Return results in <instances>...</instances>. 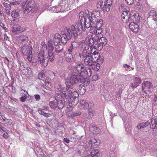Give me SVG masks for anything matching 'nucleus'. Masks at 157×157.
Returning a JSON list of instances; mask_svg holds the SVG:
<instances>
[{
    "mask_svg": "<svg viewBox=\"0 0 157 157\" xmlns=\"http://www.w3.org/2000/svg\"><path fill=\"white\" fill-rule=\"evenodd\" d=\"M73 78H71V76L70 78L65 79L66 87L60 84L55 85V89L56 92L61 93L60 94H66V95H68L71 98L77 97L78 96V94L76 90L73 88V83L74 82V81Z\"/></svg>",
    "mask_w": 157,
    "mask_h": 157,
    "instance_id": "nucleus-1",
    "label": "nucleus"
},
{
    "mask_svg": "<svg viewBox=\"0 0 157 157\" xmlns=\"http://www.w3.org/2000/svg\"><path fill=\"white\" fill-rule=\"evenodd\" d=\"M80 20L78 21L76 24L77 29L75 26L72 25L71 26V29L72 30L73 35L75 38H78V36L81 34L82 31H84L85 28H88L90 27H87V24L88 23L86 17L81 16L80 18Z\"/></svg>",
    "mask_w": 157,
    "mask_h": 157,
    "instance_id": "nucleus-2",
    "label": "nucleus"
},
{
    "mask_svg": "<svg viewBox=\"0 0 157 157\" xmlns=\"http://www.w3.org/2000/svg\"><path fill=\"white\" fill-rule=\"evenodd\" d=\"M104 61L103 57L102 56H100L99 52L95 50L92 52L91 49V53L90 55H88V56L84 59V64L89 66H92L93 62H98L100 63H102Z\"/></svg>",
    "mask_w": 157,
    "mask_h": 157,
    "instance_id": "nucleus-3",
    "label": "nucleus"
},
{
    "mask_svg": "<svg viewBox=\"0 0 157 157\" xmlns=\"http://www.w3.org/2000/svg\"><path fill=\"white\" fill-rule=\"evenodd\" d=\"M100 15L99 11L97 10L90 12L89 15H88L87 18L86 17L88 22L86 24L87 27L91 26V23L93 25H95L100 23L101 22H102V20L100 19Z\"/></svg>",
    "mask_w": 157,
    "mask_h": 157,
    "instance_id": "nucleus-4",
    "label": "nucleus"
},
{
    "mask_svg": "<svg viewBox=\"0 0 157 157\" xmlns=\"http://www.w3.org/2000/svg\"><path fill=\"white\" fill-rule=\"evenodd\" d=\"M75 98V97L71 98L64 94H58L55 97L57 103L58 108L59 109H62L65 106L66 104L67 103V101H73Z\"/></svg>",
    "mask_w": 157,
    "mask_h": 157,
    "instance_id": "nucleus-5",
    "label": "nucleus"
},
{
    "mask_svg": "<svg viewBox=\"0 0 157 157\" xmlns=\"http://www.w3.org/2000/svg\"><path fill=\"white\" fill-rule=\"evenodd\" d=\"M71 78H73L74 81L73 83L74 87L75 86V84L78 82H80L83 86H85L89 85L90 84V81H88L86 78H84V75L82 73H81L79 75L76 73L75 72H74L71 73Z\"/></svg>",
    "mask_w": 157,
    "mask_h": 157,
    "instance_id": "nucleus-6",
    "label": "nucleus"
},
{
    "mask_svg": "<svg viewBox=\"0 0 157 157\" xmlns=\"http://www.w3.org/2000/svg\"><path fill=\"white\" fill-rule=\"evenodd\" d=\"M36 11V7L35 2L32 0H27L23 7V11L25 14L29 12L34 13Z\"/></svg>",
    "mask_w": 157,
    "mask_h": 157,
    "instance_id": "nucleus-7",
    "label": "nucleus"
},
{
    "mask_svg": "<svg viewBox=\"0 0 157 157\" xmlns=\"http://www.w3.org/2000/svg\"><path fill=\"white\" fill-rule=\"evenodd\" d=\"M112 2V0H106L104 2L101 0L98 2L96 6L98 8L101 9L104 12H108L110 10Z\"/></svg>",
    "mask_w": 157,
    "mask_h": 157,
    "instance_id": "nucleus-8",
    "label": "nucleus"
},
{
    "mask_svg": "<svg viewBox=\"0 0 157 157\" xmlns=\"http://www.w3.org/2000/svg\"><path fill=\"white\" fill-rule=\"evenodd\" d=\"M97 37L95 38V40L96 44L94 46V49H98V51L101 50L107 43V40L105 37H100L97 36Z\"/></svg>",
    "mask_w": 157,
    "mask_h": 157,
    "instance_id": "nucleus-9",
    "label": "nucleus"
},
{
    "mask_svg": "<svg viewBox=\"0 0 157 157\" xmlns=\"http://www.w3.org/2000/svg\"><path fill=\"white\" fill-rule=\"evenodd\" d=\"M82 48L83 50L81 53L79 54V57L82 59H85L88 55H90L91 53V50L90 47L88 44L84 42V43L82 44Z\"/></svg>",
    "mask_w": 157,
    "mask_h": 157,
    "instance_id": "nucleus-10",
    "label": "nucleus"
},
{
    "mask_svg": "<svg viewBox=\"0 0 157 157\" xmlns=\"http://www.w3.org/2000/svg\"><path fill=\"white\" fill-rule=\"evenodd\" d=\"M151 83L146 81L143 83L142 90L145 94H149L153 91V88L151 85Z\"/></svg>",
    "mask_w": 157,
    "mask_h": 157,
    "instance_id": "nucleus-11",
    "label": "nucleus"
},
{
    "mask_svg": "<svg viewBox=\"0 0 157 157\" xmlns=\"http://www.w3.org/2000/svg\"><path fill=\"white\" fill-rule=\"evenodd\" d=\"M61 35L59 33L52 34L50 36L49 40L53 42L54 45H60Z\"/></svg>",
    "mask_w": 157,
    "mask_h": 157,
    "instance_id": "nucleus-12",
    "label": "nucleus"
},
{
    "mask_svg": "<svg viewBox=\"0 0 157 157\" xmlns=\"http://www.w3.org/2000/svg\"><path fill=\"white\" fill-rule=\"evenodd\" d=\"M44 52L40 51L38 54V60L40 62V63L43 65L44 66H47L48 64L47 60L46 59V57H44Z\"/></svg>",
    "mask_w": 157,
    "mask_h": 157,
    "instance_id": "nucleus-13",
    "label": "nucleus"
},
{
    "mask_svg": "<svg viewBox=\"0 0 157 157\" xmlns=\"http://www.w3.org/2000/svg\"><path fill=\"white\" fill-rule=\"evenodd\" d=\"M78 47V44L77 42L75 41L71 42V45L67 48L66 53H72V54L74 53Z\"/></svg>",
    "mask_w": 157,
    "mask_h": 157,
    "instance_id": "nucleus-14",
    "label": "nucleus"
},
{
    "mask_svg": "<svg viewBox=\"0 0 157 157\" xmlns=\"http://www.w3.org/2000/svg\"><path fill=\"white\" fill-rule=\"evenodd\" d=\"M21 51L23 55H27L28 54H32V48L31 46H29L27 44H24L22 46Z\"/></svg>",
    "mask_w": 157,
    "mask_h": 157,
    "instance_id": "nucleus-15",
    "label": "nucleus"
},
{
    "mask_svg": "<svg viewBox=\"0 0 157 157\" xmlns=\"http://www.w3.org/2000/svg\"><path fill=\"white\" fill-rule=\"evenodd\" d=\"M75 71H73L72 73L75 72L76 73L79 75L81 73L83 74V71L85 69V66L82 63L78 64L73 68Z\"/></svg>",
    "mask_w": 157,
    "mask_h": 157,
    "instance_id": "nucleus-16",
    "label": "nucleus"
},
{
    "mask_svg": "<svg viewBox=\"0 0 157 157\" xmlns=\"http://www.w3.org/2000/svg\"><path fill=\"white\" fill-rule=\"evenodd\" d=\"M95 38H89V37H86L84 42L88 45L90 48L94 49V47L96 44L95 40Z\"/></svg>",
    "mask_w": 157,
    "mask_h": 157,
    "instance_id": "nucleus-17",
    "label": "nucleus"
},
{
    "mask_svg": "<svg viewBox=\"0 0 157 157\" xmlns=\"http://www.w3.org/2000/svg\"><path fill=\"white\" fill-rule=\"evenodd\" d=\"M130 86L132 88H136L139 86L141 83L140 79L138 78L135 77L131 80Z\"/></svg>",
    "mask_w": 157,
    "mask_h": 157,
    "instance_id": "nucleus-18",
    "label": "nucleus"
},
{
    "mask_svg": "<svg viewBox=\"0 0 157 157\" xmlns=\"http://www.w3.org/2000/svg\"><path fill=\"white\" fill-rule=\"evenodd\" d=\"M129 28L133 32L136 33L139 29V25L136 23L134 22H131L129 24Z\"/></svg>",
    "mask_w": 157,
    "mask_h": 157,
    "instance_id": "nucleus-19",
    "label": "nucleus"
},
{
    "mask_svg": "<svg viewBox=\"0 0 157 157\" xmlns=\"http://www.w3.org/2000/svg\"><path fill=\"white\" fill-rule=\"evenodd\" d=\"M12 28V32L15 33L20 32H23L25 29V28L21 27L20 25L18 24L14 25Z\"/></svg>",
    "mask_w": 157,
    "mask_h": 157,
    "instance_id": "nucleus-20",
    "label": "nucleus"
},
{
    "mask_svg": "<svg viewBox=\"0 0 157 157\" xmlns=\"http://www.w3.org/2000/svg\"><path fill=\"white\" fill-rule=\"evenodd\" d=\"M77 90H78V92L77 91V92L81 95H83L86 92V87L83 86L82 84L77 85Z\"/></svg>",
    "mask_w": 157,
    "mask_h": 157,
    "instance_id": "nucleus-21",
    "label": "nucleus"
},
{
    "mask_svg": "<svg viewBox=\"0 0 157 157\" xmlns=\"http://www.w3.org/2000/svg\"><path fill=\"white\" fill-rule=\"evenodd\" d=\"M80 103L82 107L84 109H87L88 108L91 109V105H92V103H88L85 100H82L80 101Z\"/></svg>",
    "mask_w": 157,
    "mask_h": 157,
    "instance_id": "nucleus-22",
    "label": "nucleus"
},
{
    "mask_svg": "<svg viewBox=\"0 0 157 157\" xmlns=\"http://www.w3.org/2000/svg\"><path fill=\"white\" fill-rule=\"evenodd\" d=\"M65 33L63 34L64 36H66L67 39H71L73 35L72 30L69 28L66 27L64 29Z\"/></svg>",
    "mask_w": 157,
    "mask_h": 157,
    "instance_id": "nucleus-23",
    "label": "nucleus"
},
{
    "mask_svg": "<svg viewBox=\"0 0 157 157\" xmlns=\"http://www.w3.org/2000/svg\"><path fill=\"white\" fill-rule=\"evenodd\" d=\"M128 12H129L128 10L124 11L121 16L122 19H126V21H128L130 20L131 16L132 15L131 13L130 14L129 13L128 14Z\"/></svg>",
    "mask_w": 157,
    "mask_h": 157,
    "instance_id": "nucleus-24",
    "label": "nucleus"
},
{
    "mask_svg": "<svg viewBox=\"0 0 157 157\" xmlns=\"http://www.w3.org/2000/svg\"><path fill=\"white\" fill-rule=\"evenodd\" d=\"M95 113V111L91 109H89L88 111L84 114V117L87 119L91 118Z\"/></svg>",
    "mask_w": 157,
    "mask_h": 157,
    "instance_id": "nucleus-25",
    "label": "nucleus"
},
{
    "mask_svg": "<svg viewBox=\"0 0 157 157\" xmlns=\"http://www.w3.org/2000/svg\"><path fill=\"white\" fill-rule=\"evenodd\" d=\"M150 127L152 129H157V118H153L151 119Z\"/></svg>",
    "mask_w": 157,
    "mask_h": 157,
    "instance_id": "nucleus-26",
    "label": "nucleus"
},
{
    "mask_svg": "<svg viewBox=\"0 0 157 157\" xmlns=\"http://www.w3.org/2000/svg\"><path fill=\"white\" fill-rule=\"evenodd\" d=\"M48 56H46V59L47 60L48 63L49 61L52 62L55 59V54L54 52L48 53Z\"/></svg>",
    "mask_w": 157,
    "mask_h": 157,
    "instance_id": "nucleus-27",
    "label": "nucleus"
},
{
    "mask_svg": "<svg viewBox=\"0 0 157 157\" xmlns=\"http://www.w3.org/2000/svg\"><path fill=\"white\" fill-rule=\"evenodd\" d=\"M48 53L52 52L54 50V48L53 46L52 43L49 40L48 42Z\"/></svg>",
    "mask_w": 157,
    "mask_h": 157,
    "instance_id": "nucleus-28",
    "label": "nucleus"
},
{
    "mask_svg": "<svg viewBox=\"0 0 157 157\" xmlns=\"http://www.w3.org/2000/svg\"><path fill=\"white\" fill-rule=\"evenodd\" d=\"M89 144H91V146L94 147L95 146H97L100 144V141L98 140L93 138L90 140Z\"/></svg>",
    "mask_w": 157,
    "mask_h": 157,
    "instance_id": "nucleus-29",
    "label": "nucleus"
},
{
    "mask_svg": "<svg viewBox=\"0 0 157 157\" xmlns=\"http://www.w3.org/2000/svg\"><path fill=\"white\" fill-rule=\"evenodd\" d=\"M150 124V122L148 121H147L145 122L140 123L136 126V127L138 129H140L146 127Z\"/></svg>",
    "mask_w": 157,
    "mask_h": 157,
    "instance_id": "nucleus-30",
    "label": "nucleus"
},
{
    "mask_svg": "<svg viewBox=\"0 0 157 157\" xmlns=\"http://www.w3.org/2000/svg\"><path fill=\"white\" fill-rule=\"evenodd\" d=\"M149 16L150 17H152L153 19L155 21H157V13L156 11L154 10H151L148 13Z\"/></svg>",
    "mask_w": 157,
    "mask_h": 157,
    "instance_id": "nucleus-31",
    "label": "nucleus"
},
{
    "mask_svg": "<svg viewBox=\"0 0 157 157\" xmlns=\"http://www.w3.org/2000/svg\"><path fill=\"white\" fill-rule=\"evenodd\" d=\"M21 11L19 10H14L11 13V15L13 18H16L20 15Z\"/></svg>",
    "mask_w": 157,
    "mask_h": 157,
    "instance_id": "nucleus-32",
    "label": "nucleus"
},
{
    "mask_svg": "<svg viewBox=\"0 0 157 157\" xmlns=\"http://www.w3.org/2000/svg\"><path fill=\"white\" fill-rule=\"evenodd\" d=\"M141 17H140L138 13H134L133 15L132 14L131 16L130 19L133 20L135 18V21L137 22H140L141 19Z\"/></svg>",
    "mask_w": 157,
    "mask_h": 157,
    "instance_id": "nucleus-33",
    "label": "nucleus"
},
{
    "mask_svg": "<svg viewBox=\"0 0 157 157\" xmlns=\"http://www.w3.org/2000/svg\"><path fill=\"white\" fill-rule=\"evenodd\" d=\"M38 112L40 114L44 116L47 117H49L52 116V114L49 113L45 112L44 111L40 109H38Z\"/></svg>",
    "mask_w": 157,
    "mask_h": 157,
    "instance_id": "nucleus-34",
    "label": "nucleus"
},
{
    "mask_svg": "<svg viewBox=\"0 0 157 157\" xmlns=\"http://www.w3.org/2000/svg\"><path fill=\"white\" fill-rule=\"evenodd\" d=\"M3 5L5 7L6 13L7 14H9L10 12V10L11 8L10 4L6 2H4Z\"/></svg>",
    "mask_w": 157,
    "mask_h": 157,
    "instance_id": "nucleus-35",
    "label": "nucleus"
},
{
    "mask_svg": "<svg viewBox=\"0 0 157 157\" xmlns=\"http://www.w3.org/2000/svg\"><path fill=\"white\" fill-rule=\"evenodd\" d=\"M54 52L56 53H60L62 52L63 50V47L60 44V45H55Z\"/></svg>",
    "mask_w": 157,
    "mask_h": 157,
    "instance_id": "nucleus-36",
    "label": "nucleus"
},
{
    "mask_svg": "<svg viewBox=\"0 0 157 157\" xmlns=\"http://www.w3.org/2000/svg\"><path fill=\"white\" fill-rule=\"evenodd\" d=\"M49 105L51 108L53 109H55L56 108H58L57 103L56 100V99L55 100L49 102Z\"/></svg>",
    "mask_w": 157,
    "mask_h": 157,
    "instance_id": "nucleus-37",
    "label": "nucleus"
},
{
    "mask_svg": "<svg viewBox=\"0 0 157 157\" xmlns=\"http://www.w3.org/2000/svg\"><path fill=\"white\" fill-rule=\"evenodd\" d=\"M99 154L98 150L96 149H94L92 150L90 152V154L89 155V156H90L91 157H97L98 156V154Z\"/></svg>",
    "mask_w": 157,
    "mask_h": 157,
    "instance_id": "nucleus-38",
    "label": "nucleus"
},
{
    "mask_svg": "<svg viewBox=\"0 0 157 157\" xmlns=\"http://www.w3.org/2000/svg\"><path fill=\"white\" fill-rule=\"evenodd\" d=\"M2 122L4 123V125L5 126L7 127L11 125L12 121L11 120L8 119L5 117V119H3Z\"/></svg>",
    "mask_w": 157,
    "mask_h": 157,
    "instance_id": "nucleus-39",
    "label": "nucleus"
},
{
    "mask_svg": "<svg viewBox=\"0 0 157 157\" xmlns=\"http://www.w3.org/2000/svg\"><path fill=\"white\" fill-rule=\"evenodd\" d=\"M19 40L22 44L25 43L28 41V38L26 36L21 35L19 37Z\"/></svg>",
    "mask_w": 157,
    "mask_h": 157,
    "instance_id": "nucleus-40",
    "label": "nucleus"
},
{
    "mask_svg": "<svg viewBox=\"0 0 157 157\" xmlns=\"http://www.w3.org/2000/svg\"><path fill=\"white\" fill-rule=\"evenodd\" d=\"M91 73L92 71L89 68H85L84 71H83V74L84 75V76L86 75L87 76H90L91 75Z\"/></svg>",
    "mask_w": 157,
    "mask_h": 157,
    "instance_id": "nucleus-41",
    "label": "nucleus"
},
{
    "mask_svg": "<svg viewBox=\"0 0 157 157\" xmlns=\"http://www.w3.org/2000/svg\"><path fill=\"white\" fill-rule=\"evenodd\" d=\"M66 59L67 61L68 62H70L72 61V59L73 58V55L72 53H66Z\"/></svg>",
    "mask_w": 157,
    "mask_h": 157,
    "instance_id": "nucleus-42",
    "label": "nucleus"
},
{
    "mask_svg": "<svg viewBox=\"0 0 157 157\" xmlns=\"http://www.w3.org/2000/svg\"><path fill=\"white\" fill-rule=\"evenodd\" d=\"M20 66L19 69L23 71L26 69V67L27 66V65L26 63H24L23 62H19Z\"/></svg>",
    "mask_w": 157,
    "mask_h": 157,
    "instance_id": "nucleus-43",
    "label": "nucleus"
},
{
    "mask_svg": "<svg viewBox=\"0 0 157 157\" xmlns=\"http://www.w3.org/2000/svg\"><path fill=\"white\" fill-rule=\"evenodd\" d=\"M69 40V39H67L66 36H64L62 34V36H61L60 42L63 44H65L67 43L68 40Z\"/></svg>",
    "mask_w": 157,
    "mask_h": 157,
    "instance_id": "nucleus-44",
    "label": "nucleus"
},
{
    "mask_svg": "<svg viewBox=\"0 0 157 157\" xmlns=\"http://www.w3.org/2000/svg\"><path fill=\"white\" fill-rule=\"evenodd\" d=\"M41 45H42V49L40 51H43L45 53L47 49L48 46L45 44V43L44 41L41 42Z\"/></svg>",
    "mask_w": 157,
    "mask_h": 157,
    "instance_id": "nucleus-45",
    "label": "nucleus"
},
{
    "mask_svg": "<svg viewBox=\"0 0 157 157\" xmlns=\"http://www.w3.org/2000/svg\"><path fill=\"white\" fill-rule=\"evenodd\" d=\"M7 25H6L5 23L2 22H0V27L3 29L5 32H8V29L7 28Z\"/></svg>",
    "mask_w": 157,
    "mask_h": 157,
    "instance_id": "nucleus-46",
    "label": "nucleus"
},
{
    "mask_svg": "<svg viewBox=\"0 0 157 157\" xmlns=\"http://www.w3.org/2000/svg\"><path fill=\"white\" fill-rule=\"evenodd\" d=\"M81 113V112L80 111H76L72 113H71V115L69 116V117L71 118H73L75 116L80 115Z\"/></svg>",
    "mask_w": 157,
    "mask_h": 157,
    "instance_id": "nucleus-47",
    "label": "nucleus"
},
{
    "mask_svg": "<svg viewBox=\"0 0 157 157\" xmlns=\"http://www.w3.org/2000/svg\"><path fill=\"white\" fill-rule=\"evenodd\" d=\"M45 71H42L38 74V78L40 79L41 78H45L46 75L45 74Z\"/></svg>",
    "mask_w": 157,
    "mask_h": 157,
    "instance_id": "nucleus-48",
    "label": "nucleus"
},
{
    "mask_svg": "<svg viewBox=\"0 0 157 157\" xmlns=\"http://www.w3.org/2000/svg\"><path fill=\"white\" fill-rule=\"evenodd\" d=\"M93 131V133L94 134H97L99 133L100 132V129L96 127L95 126H93L92 127Z\"/></svg>",
    "mask_w": 157,
    "mask_h": 157,
    "instance_id": "nucleus-49",
    "label": "nucleus"
},
{
    "mask_svg": "<svg viewBox=\"0 0 157 157\" xmlns=\"http://www.w3.org/2000/svg\"><path fill=\"white\" fill-rule=\"evenodd\" d=\"M96 25L92 26V25H91L90 30V33H92V34H94L95 31L96 29L97 28L96 27Z\"/></svg>",
    "mask_w": 157,
    "mask_h": 157,
    "instance_id": "nucleus-50",
    "label": "nucleus"
},
{
    "mask_svg": "<svg viewBox=\"0 0 157 157\" xmlns=\"http://www.w3.org/2000/svg\"><path fill=\"white\" fill-rule=\"evenodd\" d=\"M71 102L72 101L69 102L68 104V105L67 107V112H70L71 111L72 109V104Z\"/></svg>",
    "mask_w": 157,
    "mask_h": 157,
    "instance_id": "nucleus-51",
    "label": "nucleus"
},
{
    "mask_svg": "<svg viewBox=\"0 0 157 157\" xmlns=\"http://www.w3.org/2000/svg\"><path fill=\"white\" fill-rule=\"evenodd\" d=\"M26 94H24V95L20 98V100L22 102H24L25 101L26 99H27V95L28 94V93L26 91Z\"/></svg>",
    "mask_w": 157,
    "mask_h": 157,
    "instance_id": "nucleus-52",
    "label": "nucleus"
},
{
    "mask_svg": "<svg viewBox=\"0 0 157 157\" xmlns=\"http://www.w3.org/2000/svg\"><path fill=\"white\" fill-rule=\"evenodd\" d=\"M101 32L102 30L101 28H99L98 29L97 28L94 34L96 35L100 34L101 33Z\"/></svg>",
    "mask_w": 157,
    "mask_h": 157,
    "instance_id": "nucleus-53",
    "label": "nucleus"
},
{
    "mask_svg": "<svg viewBox=\"0 0 157 157\" xmlns=\"http://www.w3.org/2000/svg\"><path fill=\"white\" fill-rule=\"evenodd\" d=\"M52 128H56L58 126V122L56 120L54 121L53 122H52Z\"/></svg>",
    "mask_w": 157,
    "mask_h": 157,
    "instance_id": "nucleus-54",
    "label": "nucleus"
},
{
    "mask_svg": "<svg viewBox=\"0 0 157 157\" xmlns=\"http://www.w3.org/2000/svg\"><path fill=\"white\" fill-rule=\"evenodd\" d=\"M45 84L46 86L48 88H50L51 87V83L49 82H45Z\"/></svg>",
    "mask_w": 157,
    "mask_h": 157,
    "instance_id": "nucleus-55",
    "label": "nucleus"
},
{
    "mask_svg": "<svg viewBox=\"0 0 157 157\" xmlns=\"http://www.w3.org/2000/svg\"><path fill=\"white\" fill-rule=\"evenodd\" d=\"M27 59L30 62H31V61H32V54H28L27 55Z\"/></svg>",
    "mask_w": 157,
    "mask_h": 157,
    "instance_id": "nucleus-56",
    "label": "nucleus"
},
{
    "mask_svg": "<svg viewBox=\"0 0 157 157\" xmlns=\"http://www.w3.org/2000/svg\"><path fill=\"white\" fill-rule=\"evenodd\" d=\"M2 59H4L5 60H6L7 61V62H6V61H4V63H6L7 65L9 64L10 63V61L8 58L6 57H3Z\"/></svg>",
    "mask_w": 157,
    "mask_h": 157,
    "instance_id": "nucleus-57",
    "label": "nucleus"
},
{
    "mask_svg": "<svg viewBox=\"0 0 157 157\" xmlns=\"http://www.w3.org/2000/svg\"><path fill=\"white\" fill-rule=\"evenodd\" d=\"M41 109L44 110V111H49V107L48 106H43L42 109Z\"/></svg>",
    "mask_w": 157,
    "mask_h": 157,
    "instance_id": "nucleus-58",
    "label": "nucleus"
},
{
    "mask_svg": "<svg viewBox=\"0 0 157 157\" xmlns=\"http://www.w3.org/2000/svg\"><path fill=\"white\" fill-rule=\"evenodd\" d=\"M35 99L37 101H39L40 99V96L39 95L35 94L34 96Z\"/></svg>",
    "mask_w": 157,
    "mask_h": 157,
    "instance_id": "nucleus-59",
    "label": "nucleus"
},
{
    "mask_svg": "<svg viewBox=\"0 0 157 157\" xmlns=\"http://www.w3.org/2000/svg\"><path fill=\"white\" fill-rule=\"evenodd\" d=\"M127 4L129 5L132 4L134 2V0H125Z\"/></svg>",
    "mask_w": 157,
    "mask_h": 157,
    "instance_id": "nucleus-60",
    "label": "nucleus"
},
{
    "mask_svg": "<svg viewBox=\"0 0 157 157\" xmlns=\"http://www.w3.org/2000/svg\"><path fill=\"white\" fill-rule=\"evenodd\" d=\"M98 78V76L97 74L94 75L92 77V81H94L97 80Z\"/></svg>",
    "mask_w": 157,
    "mask_h": 157,
    "instance_id": "nucleus-61",
    "label": "nucleus"
},
{
    "mask_svg": "<svg viewBox=\"0 0 157 157\" xmlns=\"http://www.w3.org/2000/svg\"><path fill=\"white\" fill-rule=\"evenodd\" d=\"M13 112H15L18 111V109L17 108L13 107L11 110Z\"/></svg>",
    "mask_w": 157,
    "mask_h": 157,
    "instance_id": "nucleus-62",
    "label": "nucleus"
},
{
    "mask_svg": "<svg viewBox=\"0 0 157 157\" xmlns=\"http://www.w3.org/2000/svg\"><path fill=\"white\" fill-rule=\"evenodd\" d=\"M63 141L64 142L67 143H69L70 142V140L69 139L67 138H64L63 139Z\"/></svg>",
    "mask_w": 157,
    "mask_h": 157,
    "instance_id": "nucleus-63",
    "label": "nucleus"
},
{
    "mask_svg": "<svg viewBox=\"0 0 157 157\" xmlns=\"http://www.w3.org/2000/svg\"><path fill=\"white\" fill-rule=\"evenodd\" d=\"M100 65L99 63L96 64V70L98 71L100 68Z\"/></svg>",
    "mask_w": 157,
    "mask_h": 157,
    "instance_id": "nucleus-64",
    "label": "nucleus"
}]
</instances>
